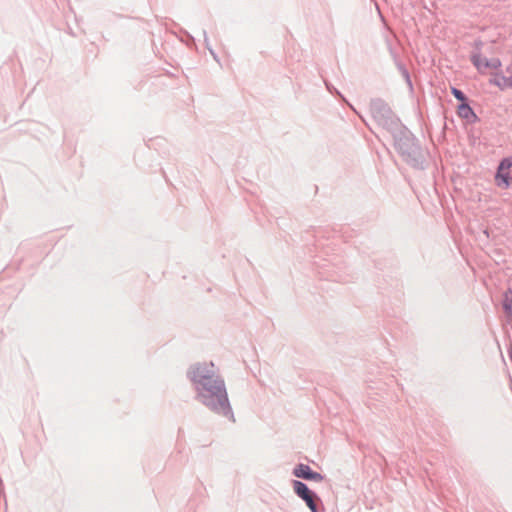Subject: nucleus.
I'll use <instances>...</instances> for the list:
<instances>
[{"label": "nucleus", "mask_w": 512, "mask_h": 512, "mask_svg": "<svg viewBox=\"0 0 512 512\" xmlns=\"http://www.w3.org/2000/svg\"><path fill=\"white\" fill-rule=\"evenodd\" d=\"M187 377L193 384L196 399L201 404L217 414L232 415L224 379L212 362L191 365Z\"/></svg>", "instance_id": "1"}, {"label": "nucleus", "mask_w": 512, "mask_h": 512, "mask_svg": "<svg viewBox=\"0 0 512 512\" xmlns=\"http://www.w3.org/2000/svg\"><path fill=\"white\" fill-rule=\"evenodd\" d=\"M374 117L393 135L395 147L404 159L414 167L421 166L423 163L421 148L412 134L399 123L391 111L383 106L382 110L374 112Z\"/></svg>", "instance_id": "2"}, {"label": "nucleus", "mask_w": 512, "mask_h": 512, "mask_svg": "<svg viewBox=\"0 0 512 512\" xmlns=\"http://www.w3.org/2000/svg\"><path fill=\"white\" fill-rule=\"evenodd\" d=\"M292 485L295 494L306 503L311 512H320L317 506L318 496L305 483L294 480Z\"/></svg>", "instance_id": "3"}, {"label": "nucleus", "mask_w": 512, "mask_h": 512, "mask_svg": "<svg viewBox=\"0 0 512 512\" xmlns=\"http://www.w3.org/2000/svg\"><path fill=\"white\" fill-rule=\"evenodd\" d=\"M493 77L490 83L495 85L500 90L512 89V63L509 64L504 70L492 73Z\"/></svg>", "instance_id": "4"}, {"label": "nucleus", "mask_w": 512, "mask_h": 512, "mask_svg": "<svg viewBox=\"0 0 512 512\" xmlns=\"http://www.w3.org/2000/svg\"><path fill=\"white\" fill-rule=\"evenodd\" d=\"M471 61L480 73H485L486 69L498 72L501 67V61L498 58L487 59L480 54H473Z\"/></svg>", "instance_id": "5"}, {"label": "nucleus", "mask_w": 512, "mask_h": 512, "mask_svg": "<svg viewBox=\"0 0 512 512\" xmlns=\"http://www.w3.org/2000/svg\"><path fill=\"white\" fill-rule=\"evenodd\" d=\"M293 474L297 478L312 480L315 482H321L324 479L322 474L312 471L311 468L306 464L297 465L293 470Z\"/></svg>", "instance_id": "6"}, {"label": "nucleus", "mask_w": 512, "mask_h": 512, "mask_svg": "<svg viewBox=\"0 0 512 512\" xmlns=\"http://www.w3.org/2000/svg\"><path fill=\"white\" fill-rule=\"evenodd\" d=\"M458 115L469 122L474 121L476 119L474 111L466 103H462L458 106Z\"/></svg>", "instance_id": "7"}, {"label": "nucleus", "mask_w": 512, "mask_h": 512, "mask_svg": "<svg viewBox=\"0 0 512 512\" xmlns=\"http://www.w3.org/2000/svg\"><path fill=\"white\" fill-rule=\"evenodd\" d=\"M496 180H497V184L499 186H503L504 188H507L510 184L509 173L507 172V170H502L501 165H499V167H498V171L496 174Z\"/></svg>", "instance_id": "8"}, {"label": "nucleus", "mask_w": 512, "mask_h": 512, "mask_svg": "<svg viewBox=\"0 0 512 512\" xmlns=\"http://www.w3.org/2000/svg\"><path fill=\"white\" fill-rule=\"evenodd\" d=\"M503 308L508 315L512 316V300L507 296L503 302Z\"/></svg>", "instance_id": "9"}, {"label": "nucleus", "mask_w": 512, "mask_h": 512, "mask_svg": "<svg viewBox=\"0 0 512 512\" xmlns=\"http://www.w3.org/2000/svg\"><path fill=\"white\" fill-rule=\"evenodd\" d=\"M452 94L455 96L456 99L460 101H465L466 99L464 93L456 88H452Z\"/></svg>", "instance_id": "10"}, {"label": "nucleus", "mask_w": 512, "mask_h": 512, "mask_svg": "<svg viewBox=\"0 0 512 512\" xmlns=\"http://www.w3.org/2000/svg\"><path fill=\"white\" fill-rule=\"evenodd\" d=\"M500 165H501L502 170H508L509 168L512 167V159H510V158L503 159L501 161Z\"/></svg>", "instance_id": "11"}, {"label": "nucleus", "mask_w": 512, "mask_h": 512, "mask_svg": "<svg viewBox=\"0 0 512 512\" xmlns=\"http://www.w3.org/2000/svg\"><path fill=\"white\" fill-rule=\"evenodd\" d=\"M509 358L512 362V346L509 348Z\"/></svg>", "instance_id": "12"}]
</instances>
